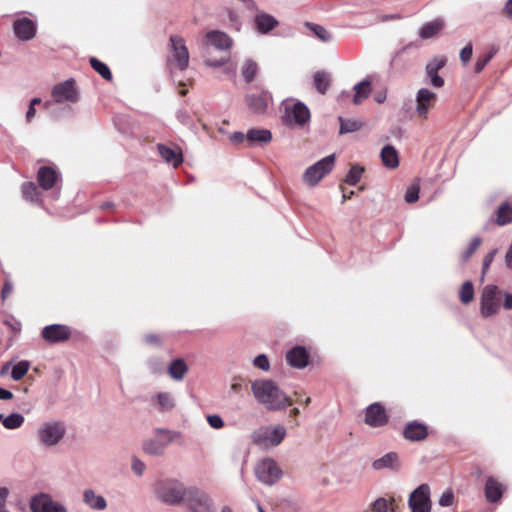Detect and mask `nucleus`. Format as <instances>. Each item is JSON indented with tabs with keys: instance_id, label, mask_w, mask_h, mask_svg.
I'll list each match as a JSON object with an SVG mask.
<instances>
[{
	"instance_id": "obj_63",
	"label": "nucleus",
	"mask_w": 512,
	"mask_h": 512,
	"mask_svg": "<svg viewBox=\"0 0 512 512\" xmlns=\"http://www.w3.org/2000/svg\"><path fill=\"white\" fill-rule=\"evenodd\" d=\"M13 291V286L11 283H8L6 282L4 285H3V288H2V291H1V294H2V297L3 298H6L9 294H11Z\"/></svg>"
},
{
	"instance_id": "obj_44",
	"label": "nucleus",
	"mask_w": 512,
	"mask_h": 512,
	"mask_svg": "<svg viewBox=\"0 0 512 512\" xmlns=\"http://www.w3.org/2000/svg\"><path fill=\"white\" fill-rule=\"evenodd\" d=\"M459 298L463 304H468L473 300L474 287L471 281H466L463 283L459 291Z\"/></svg>"
},
{
	"instance_id": "obj_4",
	"label": "nucleus",
	"mask_w": 512,
	"mask_h": 512,
	"mask_svg": "<svg viewBox=\"0 0 512 512\" xmlns=\"http://www.w3.org/2000/svg\"><path fill=\"white\" fill-rule=\"evenodd\" d=\"M286 433L285 427L280 424L262 426L252 432L251 441L261 448L268 449L278 446L284 440Z\"/></svg>"
},
{
	"instance_id": "obj_18",
	"label": "nucleus",
	"mask_w": 512,
	"mask_h": 512,
	"mask_svg": "<svg viewBox=\"0 0 512 512\" xmlns=\"http://www.w3.org/2000/svg\"><path fill=\"white\" fill-rule=\"evenodd\" d=\"M13 31L19 40L29 41L36 35L37 25L33 20L22 17L14 21Z\"/></svg>"
},
{
	"instance_id": "obj_54",
	"label": "nucleus",
	"mask_w": 512,
	"mask_h": 512,
	"mask_svg": "<svg viewBox=\"0 0 512 512\" xmlns=\"http://www.w3.org/2000/svg\"><path fill=\"white\" fill-rule=\"evenodd\" d=\"M493 54L490 53L488 55H485L483 57H479L475 63L474 70L476 73H480L485 66L488 64V62L492 59Z\"/></svg>"
},
{
	"instance_id": "obj_27",
	"label": "nucleus",
	"mask_w": 512,
	"mask_h": 512,
	"mask_svg": "<svg viewBox=\"0 0 512 512\" xmlns=\"http://www.w3.org/2000/svg\"><path fill=\"white\" fill-rule=\"evenodd\" d=\"M272 140L271 130H247L246 142L249 146H258Z\"/></svg>"
},
{
	"instance_id": "obj_2",
	"label": "nucleus",
	"mask_w": 512,
	"mask_h": 512,
	"mask_svg": "<svg viewBox=\"0 0 512 512\" xmlns=\"http://www.w3.org/2000/svg\"><path fill=\"white\" fill-rule=\"evenodd\" d=\"M156 497L163 503L168 505H178L186 501L189 488L183 483L175 479L159 480L154 488Z\"/></svg>"
},
{
	"instance_id": "obj_36",
	"label": "nucleus",
	"mask_w": 512,
	"mask_h": 512,
	"mask_svg": "<svg viewBox=\"0 0 512 512\" xmlns=\"http://www.w3.org/2000/svg\"><path fill=\"white\" fill-rule=\"evenodd\" d=\"M355 95L353 103L358 105L367 99L371 93V83L368 80L361 81L354 86Z\"/></svg>"
},
{
	"instance_id": "obj_8",
	"label": "nucleus",
	"mask_w": 512,
	"mask_h": 512,
	"mask_svg": "<svg viewBox=\"0 0 512 512\" xmlns=\"http://www.w3.org/2000/svg\"><path fill=\"white\" fill-rule=\"evenodd\" d=\"M502 291L496 285H487L481 295L480 312L484 318L491 317L499 312L498 298Z\"/></svg>"
},
{
	"instance_id": "obj_12",
	"label": "nucleus",
	"mask_w": 512,
	"mask_h": 512,
	"mask_svg": "<svg viewBox=\"0 0 512 512\" xmlns=\"http://www.w3.org/2000/svg\"><path fill=\"white\" fill-rule=\"evenodd\" d=\"M52 97L55 102H71L75 103L79 100V92L74 79H68L55 85L52 89Z\"/></svg>"
},
{
	"instance_id": "obj_40",
	"label": "nucleus",
	"mask_w": 512,
	"mask_h": 512,
	"mask_svg": "<svg viewBox=\"0 0 512 512\" xmlns=\"http://www.w3.org/2000/svg\"><path fill=\"white\" fill-rule=\"evenodd\" d=\"M25 419L20 413H11L5 418H2V424L6 429L14 430L20 428Z\"/></svg>"
},
{
	"instance_id": "obj_37",
	"label": "nucleus",
	"mask_w": 512,
	"mask_h": 512,
	"mask_svg": "<svg viewBox=\"0 0 512 512\" xmlns=\"http://www.w3.org/2000/svg\"><path fill=\"white\" fill-rule=\"evenodd\" d=\"M258 73H259L258 64L251 59L245 60V62L243 63V65L241 67V75H242L243 79L245 80V82L250 83L253 80H255Z\"/></svg>"
},
{
	"instance_id": "obj_7",
	"label": "nucleus",
	"mask_w": 512,
	"mask_h": 512,
	"mask_svg": "<svg viewBox=\"0 0 512 512\" xmlns=\"http://www.w3.org/2000/svg\"><path fill=\"white\" fill-rule=\"evenodd\" d=\"M255 475L260 482L266 485H273L281 478L282 471L275 460L265 458L255 466Z\"/></svg>"
},
{
	"instance_id": "obj_61",
	"label": "nucleus",
	"mask_w": 512,
	"mask_h": 512,
	"mask_svg": "<svg viewBox=\"0 0 512 512\" xmlns=\"http://www.w3.org/2000/svg\"><path fill=\"white\" fill-rule=\"evenodd\" d=\"M502 294L504 295L503 307L506 310H511L512 309V294L508 293V292H504V293L502 292Z\"/></svg>"
},
{
	"instance_id": "obj_30",
	"label": "nucleus",
	"mask_w": 512,
	"mask_h": 512,
	"mask_svg": "<svg viewBox=\"0 0 512 512\" xmlns=\"http://www.w3.org/2000/svg\"><path fill=\"white\" fill-rule=\"evenodd\" d=\"M381 160L386 168L394 169L399 166V156L397 150L391 146L386 145L381 150Z\"/></svg>"
},
{
	"instance_id": "obj_35",
	"label": "nucleus",
	"mask_w": 512,
	"mask_h": 512,
	"mask_svg": "<svg viewBox=\"0 0 512 512\" xmlns=\"http://www.w3.org/2000/svg\"><path fill=\"white\" fill-rule=\"evenodd\" d=\"M397 466H398V456L394 452H389V453L385 454L384 456H382L381 458L376 459L372 463V467L375 470H381V469H386V468L393 469V468H396Z\"/></svg>"
},
{
	"instance_id": "obj_32",
	"label": "nucleus",
	"mask_w": 512,
	"mask_h": 512,
	"mask_svg": "<svg viewBox=\"0 0 512 512\" xmlns=\"http://www.w3.org/2000/svg\"><path fill=\"white\" fill-rule=\"evenodd\" d=\"M188 371V366L181 358L174 359L168 366L169 376L176 380L181 381Z\"/></svg>"
},
{
	"instance_id": "obj_10",
	"label": "nucleus",
	"mask_w": 512,
	"mask_h": 512,
	"mask_svg": "<svg viewBox=\"0 0 512 512\" xmlns=\"http://www.w3.org/2000/svg\"><path fill=\"white\" fill-rule=\"evenodd\" d=\"M248 108L256 114H263L267 111L270 104L273 103V98L268 90L256 88L246 95L245 98Z\"/></svg>"
},
{
	"instance_id": "obj_62",
	"label": "nucleus",
	"mask_w": 512,
	"mask_h": 512,
	"mask_svg": "<svg viewBox=\"0 0 512 512\" xmlns=\"http://www.w3.org/2000/svg\"><path fill=\"white\" fill-rule=\"evenodd\" d=\"M144 339H145V342L148 343V344H155V345L160 344V339L155 334H148V335L145 336Z\"/></svg>"
},
{
	"instance_id": "obj_51",
	"label": "nucleus",
	"mask_w": 512,
	"mask_h": 512,
	"mask_svg": "<svg viewBox=\"0 0 512 512\" xmlns=\"http://www.w3.org/2000/svg\"><path fill=\"white\" fill-rule=\"evenodd\" d=\"M454 501V493L452 490L448 489L441 495L439 499V505L442 507H449L453 504Z\"/></svg>"
},
{
	"instance_id": "obj_43",
	"label": "nucleus",
	"mask_w": 512,
	"mask_h": 512,
	"mask_svg": "<svg viewBox=\"0 0 512 512\" xmlns=\"http://www.w3.org/2000/svg\"><path fill=\"white\" fill-rule=\"evenodd\" d=\"M22 194L26 200L31 202L39 200V191L33 182H25L22 185Z\"/></svg>"
},
{
	"instance_id": "obj_52",
	"label": "nucleus",
	"mask_w": 512,
	"mask_h": 512,
	"mask_svg": "<svg viewBox=\"0 0 512 512\" xmlns=\"http://www.w3.org/2000/svg\"><path fill=\"white\" fill-rule=\"evenodd\" d=\"M42 101L40 98L36 97V98H33L30 102V105L28 107V110L26 112V119L28 122H30L35 114H36V106L38 105H41Z\"/></svg>"
},
{
	"instance_id": "obj_24",
	"label": "nucleus",
	"mask_w": 512,
	"mask_h": 512,
	"mask_svg": "<svg viewBox=\"0 0 512 512\" xmlns=\"http://www.w3.org/2000/svg\"><path fill=\"white\" fill-rule=\"evenodd\" d=\"M403 435L409 441H422L427 437L428 429L423 423L411 421L405 426Z\"/></svg>"
},
{
	"instance_id": "obj_45",
	"label": "nucleus",
	"mask_w": 512,
	"mask_h": 512,
	"mask_svg": "<svg viewBox=\"0 0 512 512\" xmlns=\"http://www.w3.org/2000/svg\"><path fill=\"white\" fill-rule=\"evenodd\" d=\"M306 26L311 30L314 35L323 42L331 40V34L321 25L306 23Z\"/></svg>"
},
{
	"instance_id": "obj_39",
	"label": "nucleus",
	"mask_w": 512,
	"mask_h": 512,
	"mask_svg": "<svg viewBox=\"0 0 512 512\" xmlns=\"http://www.w3.org/2000/svg\"><path fill=\"white\" fill-rule=\"evenodd\" d=\"M512 221V208L508 202L502 203L497 210V223L500 226Z\"/></svg>"
},
{
	"instance_id": "obj_23",
	"label": "nucleus",
	"mask_w": 512,
	"mask_h": 512,
	"mask_svg": "<svg viewBox=\"0 0 512 512\" xmlns=\"http://www.w3.org/2000/svg\"><path fill=\"white\" fill-rule=\"evenodd\" d=\"M437 100L436 93L427 88H421L417 92L416 102L419 115H424L427 111L434 107Z\"/></svg>"
},
{
	"instance_id": "obj_28",
	"label": "nucleus",
	"mask_w": 512,
	"mask_h": 512,
	"mask_svg": "<svg viewBox=\"0 0 512 512\" xmlns=\"http://www.w3.org/2000/svg\"><path fill=\"white\" fill-rule=\"evenodd\" d=\"M83 501L93 510L102 511L107 507L105 498L96 494L92 489H87L84 491Z\"/></svg>"
},
{
	"instance_id": "obj_9",
	"label": "nucleus",
	"mask_w": 512,
	"mask_h": 512,
	"mask_svg": "<svg viewBox=\"0 0 512 512\" xmlns=\"http://www.w3.org/2000/svg\"><path fill=\"white\" fill-rule=\"evenodd\" d=\"M408 506L411 512H431L430 487L421 484L409 496Z\"/></svg>"
},
{
	"instance_id": "obj_11",
	"label": "nucleus",
	"mask_w": 512,
	"mask_h": 512,
	"mask_svg": "<svg viewBox=\"0 0 512 512\" xmlns=\"http://www.w3.org/2000/svg\"><path fill=\"white\" fill-rule=\"evenodd\" d=\"M30 509L32 512H67L66 507L58 501H55L50 494L39 493L30 500Z\"/></svg>"
},
{
	"instance_id": "obj_56",
	"label": "nucleus",
	"mask_w": 512,
	"mask_h": 512,
	"mask_svg": "<svg viewBox=\"0 0 512 512\" xmlns=\"http://www.w3.org/2000/svg\"><path fill=\"white\" fill-rule=\"evenodd\" d=\"M229 140L234 144H239L246 141V134L241 131H235L228 135Z\"/></svg>"
},
{
	"instance_id": "obj_15",
	"label": "nucleus",
	"mask_w": 512,
	"mask_h": 512,
	"mask_svg": "<svg viewBox=\"0 0 512 512\" xmlns=\"http://www.w3.org/2000/svg\"><path fill=\"white\" fill-rule=\"evenodd\" d=\"M172 59L180 70H185L189 65V52L182 37L173 35L170 37Z\"/></svg>"
},
{
	"instance_id": "obj_16",
	"label": "nucleus",
	"mask_w": 512,
	"mask_h": 512,
	"mask_svg": "<svg viewBox=\"0 0 512 512\" xmlns=\"http://www.w3.org/2000/svg\"><path fill=\"white\" fill-rule=\"evenodd\" d=\"M41 336L48 343H60L71 337V329L63 324L47 325L42 329Z\"/></svg>"
},
{
	"instance_id": "obj_58",
	"label": "nucleus",
	"mask_w": 512,
	"mask_h": 512,
	"mask_svg": "<svg viewBox=\"0 0 512 512\" xmlns=\"http://www.w3.org/2000/svg\"><path fill=\"white\" fill-rule=\"evenodd\" d=\"M229 60V57H222L220 58L219 60H213V59H206L205 60V63L208 65V66H212V67H219V66H222L224 65L225 63H227Z\"/></svg>"
},
{
	"instance_id": "obj_6",
	"label": "nucleus",
	"mask_w": 512,
	"mask_h": 512,
	"mask_svg": "<svg viewBox=\"0 0 512 512\" xmlns=\"http://www.w3.org/2000/svg\"><path fill=\"white\" fill-rule=\"evenodd\" d=\"M335 166V154L328 155L306 168L302 181L309 187L316 186Z\"/></svg>"
},
{
	"instance_id": "obj_49",
	"label": "nucleus",
	"mask_w": 512,
	"mask_h": 512,
	"mask_svg": "<svg viewBox=\"0 0 512 512\" xmlns=\"http://www.w3.org/2000/svg\"><path fill=\"white\" fill-rule=\"evenodd\" d=\"M498 253V249L497 248H494L492 249L490 252H488L484 259H483V265H482V277L486 274V272L488 271L490 265L492 264L495 256L497 255Z\"/></svg>"
},
{
	"instance_id": "obj_25",
	"label": "nucleus",
	"mask_w": 512,
	"mask_h": 512,
	"mask_svg": "<svg viewBox=\"0 0 512 512\" xmlns=\"http://www.w3.org/2000/svg\"><path fill=\"white\" fill-rule=\"evenodd\" d=\"M59 177L58 172L49 166H43L38 170L37 181L42 189L50 190Z\"/></svg>"
},
{
	"instance_id": "obj_57",
	"label": "nucleus",
	"mask_w": 512,
	"mask_h": 512,
	"mask_svg": "<svg viewBox=\"0 0 512 512\" xmlns=\"http://www.w3.org/2000/svg\"><path fill=\"white\" fill-rule=\"evenodd\" d=\"M149 368L154 374H160L162 373L164 367L162 363L159 362L157 359H151L148 362Z\"/></svg>"
},
{
	"instance_id": "obj_42",
	"label": "nucleus",
	"mask_w": 512,
	"mask_h": 512,
	"mask_svg": "<svg viewBox=\"0 0 512 512\" xmlns=\"http://www.w3.org/2000/svg\"><path fill=\"white\" fill-rule=\"evenodd\" d=\"M363 172H364V167L357 165V164L353 165L350 168V170L348 171L344 181L347 184L354 186L360 181Z\"/></svg>"
},
{
	"instance_id": "obj_31",
	"label": "nucleus",
	"mask_w": 512,
	"mask_h": 512,
	"mask_svg": "<svg viewBox=\"0 0 512 512\" xmlns=\"http://www.w3.org/2000/svg\"><path fill=\"white\" fill-rule=\"evenodd\" d=\"M444 25V20L441 18H437L431 22L424 24L419 32V35L422 39L432 38L443 29Z\"/></svg>"
},
{
	"instance_id": "obj_60",
	"label": "nucleus",
	"mask_w": 512,
	"mask_h": 512,
	"mask_svg": "<svg viewBox=\"0 0 512 512\" xmlns=\"http://www.w3.org/2000/svg\"><path fill=\"white\" fill-rule=\"evenodd\" d=\"M9 490L5 487L0 488V510L4 509Z\"/></svg>"
},
{
	"instance_id": "obj_38",
	"label": "nucleus",
	"mask_w": 512,
	"mask_h": 512,
	"mask_svg": "<svg viewBox=\"0 0 512 512\" xmlns=\"http://www.w3.org/2000/svg\"><path fill=\"white\" fill-rule=\"evenodd\" d=\"M89 63L91 67L105 80L111 81L113 79V75L110 71V68L95 57H91L89 59Z\"/></svg>"
},
{
	"instance_id": "obj_29",
	"label": "nucleus",
	"mask_w": 512,
	"mask_h": 512,
	"mask_svg": "<svg viewBox=\"0 0 512 512\" xmlns=\"http://www.w3.org/2000/svg\"><path fill=\"white\" fill-rule=\"evenodd\" d=\"M503 494V488L494 478L488 477L485 484V496L489 502H497Z\"/></svg>"
},
{
	"instance_id": "obj_33",
	"label": "nucleus",
	"mask_w": 512,
	"mask_h": 512,
	"mask_svg": "<svg viewBox=\"0 0 512 512\" xmlns=\"http://www.w3.org/2000/svg\"><path fill=\"white\" fill-rule=\"evenodd\" d=\"M315 89L322 95L326 94L331 85V76L328 72L317 71L313 75Z\"/></svg>"
},
{
	"instance_id": "obj_64",
	"label": "nucleus",
	"mask_w": 512,
	"mask_h": 512,
	"mask_svg": "<svg viewBox=\"0 0 512 512\" xmlns=\"http://www.w3.org/2000/svg\"><path fill=\"white\" fill-rule=\"evenodd\" d=\"M503 14L508 18H512V0L506 2L503 8Z\"/></svg>"
},
{
	"instance_id": "obj_48",
	"label": "nucleus",
	"mask_w": 512,
	"mask_h": 512,
	"mask_svg": "<svg viewBox=\"0 0 512 512\" xmlns=\"http://www.w3.org/2000/svg\"><path fill=\"white\" fill-rule=\"evenodd\" d=\"M206 420L209 426L216 430L222 429L225 425L224 420L218 414H209L206 416Z\"/></svg>"
},
{
	"instance_id": "obj_13",
	"label": "nucleus",
	"mask_w": 512,
	"mask_h": 512,
	"mask_svg": "<svg viewBox=\"0 0 512 512\" xmlns=\"http://www.w3.org/2000/svg\"><path fill=\"white\" fill-rule=\"evenodd\" d=\"M184 502L190 512H212V502L209 496L195 487H189L188 497Z\"/></svg>"
},
{
	"instance_id": "obj_21",
	"label": "nucleus",
	"mask_w": 512,
	"mask_h": 512,
	"mask_svg": "<svg viewBox=\"0 0 512 512\" xmlns=\"http://www.w3.org/2000/svg\"><path fill=\"white\" fill-rule=\"evenodd\" d=\"M151 405L160 413L171 412L176 407V400L170 392H158L150 399Z\"/></svg>"
},
{
	"instance_id": "obj_46",
	"label": "nucleus",
	"mask_w": 512,
	"mask_h": 512,
	"mask_svg": "<svg viewBox=\"0 0 512 512\" xmlns=\"http://www.w3.org/2000/svg\"><path fill=\"white\" fill-rule=\"evenodd\" d=\"M482 243V239L478 236L473 237L469 246L466 250L463 251L461 258L463 262L469 260V258L474 254V252L479 248Z\"/></svg>"
},
{
	"instance_id": "obj_22",
	"label": "nucleus",
	"mask_w": 512,
	"mask_h": 512,
	"mask_svg": "<svg viewBox=\"0 0 512 512\" xmlns=\"http://www.w3.org/2000/svg\"><path fill=\"white\" fill-rule=\"evenodd\" d=\"M287 363L297 369L305 368L309 362V354L303 346H295L286 354Z\"/></svg>"
},
{
	"instance_id": "obj_5",
	"label": "nucleus",
	"mask_w": 512,
	"mask_h": 512,
	"mask_svg": "<svg viewBox=\"0 0 512 512\" xmlns=\"http://www.w3.org/2000/svg\"><path fill=\"white\" fill-rule=\"evenodd\" d=\"M155 435V438L145 440L142 448L149 455L161 456L164 454L166 447L180 436V433L169 429L157 428Z\"/></svg>"
},
{
	"instance_id": "obj_41",
	"label": "nucleus",
	"mask_w": 512,
	"mask_h": 512,
	"mask_svg": "<svg viewBox=\"0 0 512 512\" xmlns=\"http://www.w3.org/2000/svg\"><path fill=\"white\" fill-rule=\"evenodd\" d=\"M30 368V362L27 360H22L16 363L12 367L11 378L15 381L21 380L28 372Z\"/></svg>"
},
{
	"instance_id": "obj_50",
	"label": "nucleus",
	"mask_w": 512,
	"mask_h": 512,
	"mask_svg": "<svg viewBox=\"0 0 512 512\" xmlns=\"http://www.w3.org/2000/svg\"><path fill=\"white\" fill-rule=\"evenodd\" d=\"M253 364L255 367L263 370L268 371L270 369V363L268 360V357L265 354H260L253 360Z\"/></svg>"
},
{
	"instance_id": "obj_20",
	"label": "nucleus",
	"mask_w": 512,
	"mask_h": 512,
	"mask_svg": "<svg viewBox=\"0 0 512 512\" xmlns=\"http://www.w3.org/2000/svg\"><path fill=\"white\" fill-rule=\"evenodd\" d=\"M388 421L385 409L379 403H373L366 408L365 422L372 427H381Z\"/></svg>"
},
{
	"instance_id": "obj_17",
	"label": "nucleus",
	"mask_w": 512,
	"mask_h": 512,
	"mask_svg": "<svg viewBox=\"0 0 512 512\" xmlns=\"http://www.w3.org/2000/svg\"><path fill=\"white\" fill-rule=\"evenodd\" d=\"M157 150L162 160L173 168H177L184 161L182 150L176 145L170 146L167 144L158 143Z\"/></svg>"
},
{
	"instance_id": "obj_19",
	"label": "nucleus",
	"mask_w": 512,
	"mask_h": 512,
	"mask_svg": "<svg viewBox=\"0 0 512 512\" xmlns=\"http://www.w3.org/2000/svg\"><path fill=\"white\" fill-rule=\"evenodd\" d=\"M447 59L443 56L433 58L425 68L426 76L429 79L430 84L435 88H441L444 86V79L439 76L438 72L445 67Z\"/></svg>"
},
{
	"instance_id": "obj_26",
	"label": "nucleus",
	"mask_w": 512,
	"mask_h": 512,
	"mask_svg": "<svg viewBox=\"0 0 512 512\" xmlns=\"http://www.w3.org/2000/svg\"><path fill=\"white\" fill-rule=\"evenodd\" d=\"M206 38L211 45L220 50H229L232 46V39L221 31H210L206 34Z\"/></svg>"
},
{
	"instance_id": "obj_59",
	"label": "nucleus",
	"mask_w": 512,
	"mask_h": 512,
	"mask_svg": "<svg viewBox=\"0 0 512 512\" xmlns=\"http://www.w3.org/2000/svg\"><path fill=\"white\" fill-rule=\"evenodd\" d=\"M4 323L15 332H19L21 330V323L14 318L7 319Z\"/></svg>"
},
{
	"instance_id": "obj_14",
	"label": "nucleus",
	"mask_w": 512,
	"mask_h": 512,
	"mask_svg": "<svg viewBox=\"0 0 512 512\" xmlns=\"http://www.w3.org/2000/svg\"><path fill=\"white\" fill-rule=\"evenodd\" d=\"M310 110L302 102L294 103L291 106L285 107L284 120L287 123L296 124L298 126H304L310 121Z\"/></svg>"
},
{
	"instance_id": "obj_34",
	"label": "nucleus",
	"mask_w": 512,
	"mask_h": 512,
	"mask_svg": "<svg viewBox=\"0 0 512 512\" xmlns=\"http://www.w3.org/2000/svg\"><path fill=\"white\" fill-rule=\"evenodd\" d=\"M278 24L277 20L266 13L258 14L255 18V25L259 32L267 33Z\"/></svg>"
},
{
	"instance_id": "obj_53",
	"label": "nucleus",
	"mask_w": 512,
	"mask_h": 512,
	"mask_svg": "<svg viewBox=\"0 0 512 512\" xmlns=\"http://www.w3.org/2000/svg\"><path fill=\"white\" fill-rule=\"evenodd\" d=\"M145 468H146V465L143 461H141L140 459H138L136 457H133L131 469L136 475L142 476L145 471Z\"/></svg>"
},
{
	"instance_id": "obj_3",
	"label": "nucleus",
	"mask_w": 512,
	"mask_h": 512,
	"mask_svg": "<svg viewBox=\"0 0 512 512\" xmlns=\"http://www.w3.org/2000/svg\"><path fill=\"white\" fill-rule=\"evenodd\" d=\"M66 432V424L63 421H45L39 425L36 432V439L42 448L50 449L63 441Z\"/></svg>"
},
{
	"instance_id": "obj_47",
	"label": "nucleus",
	"mask_w": 512,
	"mask_h": 512,
	"mask_svg": "<svg viewBox=\"0 0 512 512\" xmlns=\"http://www.w3.org/2000/svg\"><path fill=\"white\" fill-rule=\"evenodd\" d=\"M419 191H420V187L418 184L414 183V184L410 185L405 192V201L407 203L416 202L419 198Z\"/></svg>"
},
{
	"instance_id": "obj_1",
	"label": "nucleus",
	"mask_w": 512,
	"mask_h": 512,
	"mask_svg": "<svg viewBox=\"0 0 512 512\" xmlns=\"http://www.w3.org/2000/svg\"><path fill=\"white\" fill-rule=\"evenodd\" d=\"M251 390L255 400L268 411L284 410L292 404L291 399L273 380H255Z\"/></svg>"
},
{
	"instance_id": "obj_55",
	"label": "nucleus",
	"mask_w": 512,
	"mask_h": 512,
	"mask_svg": "<svg viewBox=\"0 0 512 512\" xmlns=\"http://www.w3.org/2000/svg\"><path fill=\"white\" fill-rule=\"evenodd\" d=\"M471 57H472V44L469 43L460 51V59L464 64H466L467 62H469Z\"/></svg>"
}]
</instances>
